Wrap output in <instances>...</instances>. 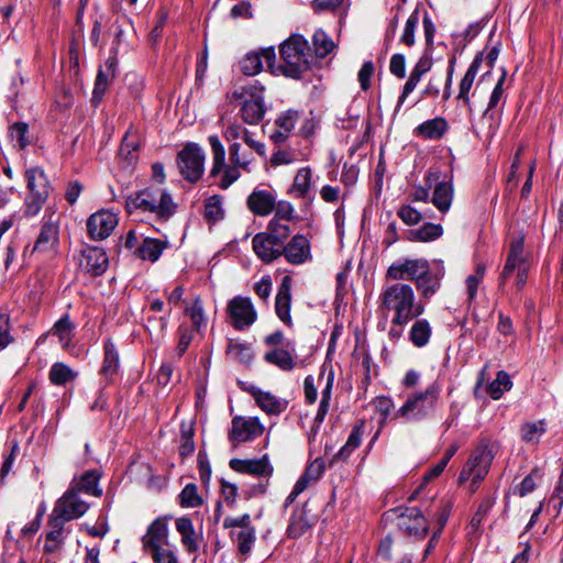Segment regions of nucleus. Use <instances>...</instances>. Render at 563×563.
Wrapping results in <instances>:
<instances>
[{
  "label": "nucleus",
  "mask_w": 563,
  "mask_h": 563,
  "mask_svg": "<svg viewBox=\"0 0 563 563\" xmlns=\"http://www.w3.org/2000/svg\"><path fill=\"white\" fill-rule=\"evenodd\" d=\"M227 353L231 358L240 363H249L252 360V350L249 345L236 341H230Z\"/></svg>",
  "instance_id": "603ef678"
},
{
  "label": "nucleus",
  "mask_w": 563,
  "mask_h": 563,
  "mask_svg": "<svg viewBox=\"0 0 563 563\" xmlns=\"http://www.w3.org/2000/svg\"><path fill=\"white\" fill-rule=\"evenodd\" d=\"M107 253L97 246L88 247L81 255V267L92 276L102 275L108 268Z\"/></svg>",
  "instance_id": "5701e85b"
},
{
  "label": "nucleus",
  "mask_w": 563,
  "mask_h": 563,
  "mask_svg": "<svg viewBox=\"0 0 563 563\" xmlns=\"http://www.w3.org/2000/svg\"><path fill=\"white\" fill-rule=\"evenodd\" d=\"M440 385L434 382L424 390L409 395L405 404L397 410L396 417L420 421L431 416L439 402Z\"/></svg>",
  "instance_id": "7ed1b4c3"
},
{
  "label": "nucleus",
  "mask_w": 563,
  "mask_h": 563,
  "mask_svg": "<svg viewBox=\"0 0 563 563\" xmlns=\"http://www.w3.org/2000/svg\"><path fill=\"white\" fill-rule=\"evenodd\" d=\"M365 422L360 420L352 429L346 443L334 454L332 461H345L350 457L352 452L357 449L362 443L364 434Z\"/></svg>",
  "instance_id": "f704fd0d"
},
{
  "label": "nucleus",
  "mask_w": 563,
  "mask_h": 563,
  "mask_svg": "<svg viewBox=\"0 0 563 563\" xmlns=\"http://www.w3.org/2000/svg\"><path fill=\"white\" fill-rule=\"evenodd\" d=\"M14 338L11 334L10 319L5 314H0V352L13 343Z\"/></svg>",
  "instance_id": "338daca9"
},
{
  "label": "nucleus",
  "mask_w": 563,
  "mask_h": 563,
  "mask_svg": "<svg viewBox=\"0 0 563 563\" xmlns=\"http://www.w3.org/2000/svg\"><path fill=\"white\" fill-rule=\"evenodd\" d=\"M169 313L170 309L168 310L167 314L158 318L155 316L147 314L145 320L147 331L151 334L155 333L156 335H161L167 327Z\"/></svg>",
  "instance_id": "0e129e2a"
},
{
  "label": "nucleus",
  "mask_w": 563,
  "mask_h": 563,
  "mask_svg": "<svg viewBox=\"0 0 563 563\" xmlns=\"http://www.w3.org/2000/svg\"><path fill=\"white\" fill-rule=\"evenodd\" d=\"M331 393H332V378H328L327 385L322 390V397L319 405L318 412L314 417V424L316 427L312 428V432H317V428L323 422L330 407V399H331Z\"/></svg>",
  "instance_id": "09e8293b"
},
{
  "label": "nucleus",
  "mask_w": 563,
  "mask_h": 563,
  "mask_svg": "<svg viewBox=\"0 0 563 563\" xmlns=\"http://www.w3.org/2000/svg\"><path fill=\"white\" fill-rule=\"evenodd\" d=\"M100 474L97 471H87L79 478L71 481L68 488L74 489L77 494L85 493L96 497L102 495V489L99 487Z\"/></svg>",
  "instance_id": "7c9ffc66"
},
{
  "label": "nucleus",
  "mask_w": 563,
  "mask_h": 563,
  "mask_svg": "<svg viewBox=\"0 0 563 563\" xmlns=\"http://www.w3.org/2000/svg\"><path fill=\"white\" fill-rule=\"evenodd\" d=\"M255 254L265 263H271L282 255V244L265 232L255 234L252 241Z\"/></svg>",
  "instance_id": "b1692460"
},
{
  "label": "nucleus",
  "mask_w": 563,
  "mask_h": 563,
  "mask_svg": "<svg viewBox=\"0 0 563 563\" xmlns=\"http://www.w3.org/2000/svg\"><path fill=\"white\" fill-rule=\"evenodd\" d=\"M227 312L232 325L240 331L251 327L257 318L255 308L249 297L236 296L231 299Z\"/></svg>",
  "instance_id": "ddd939ff"
},
{
  "label": "nucleus",
  "mask_w": 563,
  "mask_h": 563,
  "mask_svg": "<svg viewBox=\"0 0 563 563\" xmlns=\"http://www.w3.org/2000/svg\"><path fill=\"white\" fill-rule=\"evenodd\" d=\"M89 508V505L84 501L78 494L68 488L60 498L57 499L51 518L58 519L59 522L75 520L84 516Z\"/></svg>",
  "instance_id": "1a4fd4ad"
},
{
  "label": "nucleus",
  "mask_w": 563,
  "mask_h": 563,
  "mask_svg": "<svg viewBox=\"0 0 563 563\" xmlns=\"http://www.w3.org/2000/svg\"><path fill=\"white\" fill-rule=\"evenodd\" d=\"M523 242L525 239L522 235H518L511 240L506 264L499 277L500 285H503L512 273L518 272L521 266H529L527 257L523 253Z\"/></svg>",
  "instance_id": "f3484780"
},
{
  "label": "nucleus",
  "mask_w": 563,
  "mask_h": 563,
  "mask_svg": "<svg viewBox=\"0 0 563 563\" xmlns=\"http://www.w3.org/2000/svg\"><path fill=\"white\" fill-rule=\"evenodd\" d=\"M485 265L479 263L476 265L475 273L466 278V290L470 301H473L475 299L478 286L482 283L483 277L485 275Z\"/></svg>",
  "instance_id": "4d7b16f0"
},
{
  "label": "nucleus",
  "mask_w": 563,
  "mask_h": 563,
  "mask_svg": "<svg viewBox=\"0 0 563 563\" xmlns=\"http://www.w3.org/2000/svg\"><path fill=\"white\" fill-rule=\"evenodd\" d=\"M493 505L494 499L489 497L482 500L477 508V511L475 512L470 522V527L472 528L473 531H476L479 528L482 521L484 520L488 511L492 509Z\"/></svg>",
  "instance_id": "69168bd1"
},
{
  "label": "nucleus",
  "mask_w": 563,
  "mask_h": 563,
  "mask_svg": "<svg viewBox=\"0 0 563 563\" xmlns=\"http://www.w3.org/2000/svg\"><path fill=\"white\" fill-rule=\"evenodd\" d=\"M398 526L401 530L417 538H424L428 533V520L416 507L407 508L398 519Z\"/></svg>",
  "instance_id": "a211bd4d"
},
{
  "label": "nucleus",
  "mask_w": 563,
  "mask_h": 563,
  "mask_svg": "<svg viewBox=\"0 0 563 563\" xmlns=\"http://www.w3.org/2000/svg\"><path fill=\"white\" fill-rule=\"evenodd\" d=\"M249 209L256 216L265 217L275 208V197L267 190H254L247 198Z\"/></svg>",
  "instance_id": "c756f323"
},
{
  "label": "nucleus",
  "mask_w": 563,
  "mask_h": 563,
  "mask_svg": "<svg viewBox=\"0 0 563 563\" xmlns=\"http://www.w3.org/2000/svg\"><path fill=\"white\" fill-rule=\"evenodd\" d=\"M379 308L391 316L394 327L404 328L420 317L426 309L424 303L416 296L410 284L404 282L386 283L379 294Z\"/></svg>",
  "instance_id": "f257e3e1"
},
{
  "label": "nucleus",
  "mask_w": 563,
  "mask_h": 563,
  "mask_svg": "<svg viewBox=\"0 0 563 563\" xmlns=\"http://www.w3.org/2000/svg\"><path fill=\"white\" fill-rule=\"evenodd\" d=\"M504 80H505V73L499 78L498 82L496 84V86L490 95L488 107L485 110L483 119H482L484 122H487V125H488L487 131H486L487 137H493V135L495 134V132L498 128V124H499V119L495 118L492 110L497 107L499 100L501 99Z\"/></svg>",
  "instance_id": "2f4dec72"
},
{
  "label": "nucleus",
  "mask_w": 563,
  "mask_h": 563,
  "mask_svg": "<svg viewBox=\"0 0 563 563\" xmlns=\"http://www.w3.org/2000/svg\"><path fill=\"white\" fill-rule=\"evenodd\" d=\"M432 328L430 322L427 319H419L418 317L410 328L409 340L415 346L422 347L429 343Z\"/></svg>",
  "instance_id": "e433bc0d"
},
{
  "label": "nucleus",
  "mask_w": 563,
  "mask_h": 563,
  "mask_svg": "<svg viewBox=\"0 0 563 563\" xmlns=\"http://www.w3.org/2000/svg\"><path fill=\"white\" fill-rule=\"evenodd\" d=\"M179 500L181 507L196 508L202 504L201 497L198 495V488L195 484H187L180 495Z\"/></svg>",
  "instance_id": "6e6d98bb"
},
{
  "label": "nucleus",
  "mask_w": 563,
  "mask_h": 563,
  "mask_svg": "<svg viewBox=\"0 0 563 563\" xmlns=\"http://www.w3.org/2000/svg\"><path fill=\"white\" fill-rule=\"evenodd\" d=\"M186 313L190 317L196 329L205 327L207 319L205 317L203 307L200 298H196L190 307L186 308Z\"/></svg>",
  "instance_id": "680f3d73"
},
{
  "label": "nucleus",
  "mask_w": 563,
  "mask_h": 563,
  "mask_svg": "<svg viewBox=\"0 0 563 563\" xmlns=\"http://www.w3.org/2000/svg\"><path fill=\"white\" fill-rule=\"evenodd\" d=\"M43 224L40 234L34 243L32 252L55 255L57 253L59 236V217L49 209L45 210Z\"/></svg>",
  "instance_id": "9d476101"
},
{
  "label": "nucleus",
  "mask_w": 563,
  "mask_h": 563,
  "mask_svg": "<svg viewBox=\"0 0 563 563\" xmlns=\"http://www.w3.org/2000/svg\"><path fill=\"white\" fill-rule=\"evenodd\" d=\"M48 527L49 531L45 534L44 553L53 555L60 554L68 531L64 528V523L51 517L48 519Z\"/></svg>",
  "instance_id": "a878e982"
},
{
  "label": "nucleus",
  "mask_w": 563,
  "mask_h": 563,
  "mask_svg": "<svg viewBox=\"0 0 563 563\" xmlns=\"http://www.w3.org/2000/svg\"><path fill=\"white\" fill-rule=\"evenodd\" d=\"M145 553L148 554L155 563H178V559L170 544L156 548Z\"/></svg>",
  "instance_id": "bf43d9fd"
},
{
  "label": "nucleus",
  "mask_w": 563,
  "mask_h": 563,
  "mask_svg": "<svg viewBox=\"0 0 563 563\" xmlns=\"http://www.w3.org/2000/svg\"><path fill=\"white\" fill-rule=\"evenodd\" d=\"M233 97L242 99L240 114L242 120L251 125L258 124L265 114L264 86L258 81L243 87L240 92L234 91Z\"/></svg>",
  "instance_id": "39448f33"
},
{
  "label": "nucleus",
  "mask_w": 563,
  "mask_h": 563,
  "mask_svg": "<svg viewBox=\"0 0 563 563\" xmlns=\"http://www.w3.org/2000/svg\"><path fill=\"white\" fill-rule=\"evenodd\" d=\"M264 358L269 364H274L283 371H289L294 367V360L286 350L275 349L267 352Z\"/></svg>",
  "instance_id": "de8ad7c7"
},
{
  "label": "nucleus",
  "mask_w": 563,
  "mask_h": 563,
  "mask_svg": "<svg viewBox=\"0 0 563 563\" xmlns=\"http://www.w3.org/2000/svg\"><path fill=\"white\" fill-rule=\"evenodd\" d=\"M25 176L27 180V189L30 191L29 195L42 198L48 197L49 186L43 169L38 167L30 168L26 170Z\"/></svg>",
  "instance_id": "72a5a7b5"
},
{
  "label": "nucleus",
  "mask_w": 563,
  "mask_h": 563,
  "mask_svg": "<svg viewBox=\"0 0 563 563\" xmlns=\"http://www.w3.org/2000/svg\"><path fill=\"white\" fill-rule=\"evenodd\" d=\"M483 63V53H479L475 56L468 69L466 70L464 77L462 78L459 86L457 100L463 103V106L467 109L468 113H473V106L470 98L471 89L474 85V80L477 76L481 64Z\"/></svg>",
  "instance_id": "412c9836"
},
{
  "label": "nucleus",
  "mask_w": 563,
  "mask_h": 563,
  "mask_svg": "<svg viewBox=\"0 0 563 563\" xmlns=\"http://www.w3.org/2000/svg\"><path fill=\"white\" fill-rule=\"evenodd\" d=\"M179 172L190 181H198L205 170V154L196 143L187 144L177 155Z\"/></svg>",
  "instance_id": "0eeeda50"
},
{
  "label": "nucleus",
  "mask_w": 563,
  "mask_h": 563,
  "mask_svg": "<svg viewBox=\"0 0 563 563\" xmlns=\"http://www.w3.org/2000/svg\"><path fill=\"white\" fill-rule=\"evenodd\" d=\"M288 222L289 221L272 219L267 225V232L265 233L271 235L276 242H279L282 245H284V241L290 234Z\"/></svg>",
  "instance_id": "3c124183"
},
{
  "label": "nucleus",
  "mask_w": 563,
  "mask_h": 563,
  "mask_svg": "<svg viewBox=\"0 0 563 563\" xmlns=\"http://www.w3.org/2000/svg\"><path fill=\"white\" fill-rule=\"evenodd\" d=\"M453 200V187L450 181H440L435 185L432 196L433 206L441 212H446Z\"/></svg>",
  "instance_id": "4c0bfd02"
},
{
  "label": "nucleus",
  "mask_w": 563,
  "mask_h": 563,
  "mask_svg": "<svg viewBox=\"0 0 563 563\" xmlns=\"http://www.w3.org/2000/svg\"><path fill=\"white\" fill-rule=\"evenodd\" d=\"M493 462V453L486 444L478 445L471 454L468 461L463 466L460 475L459 483L463 484L471 481V492H475L478 484L487 475L490 464Z\"/></svg>",
  "instance_id": "423d86ee"
},
{
  "label": "nucleus",
  "mask_w": 563,
  "mask_h": 563,
  "mask_svg": "<svg viewBox=\"0 0 563 563\" xmlns=\"http://www.w3.org/2000/svg\"><path fill=\"white\" fill-rule=\"evenodd\" d=\"M312 172L309 167L300 168L294 179L291 191L299 198H305L311 188Z\"/></svg>",
  "instance_id": "c03bdc74"
},
{
  "label": "nucleus",
  "mask_w": 563,
  "mask_h": 563,
  "mask_svg": "<svg viewBox=\"0 0 563 563\" xmlns=\"http://www.w3.org/2000/svg\"><path fill=\"white\" fill-rule=\"evenodd\" d=\"M275 214L273 219L282 220V221H292L296 219L295 209L292 205L288 201H279L275 202Z\"/></svg>",
  "instance_id": "774afa93"
},
{
  "label": "nucleus",
  "mask_w": 563,
  "mask_h": 563,
  "mask_svg": "<svg viewBox=\"0 0 563 563\" xmlns=\"http://www.w3.org/2000/svg\"><path fill=\"white\" fill-rule=\"evenodd\" d=\"M131 202L136 209L154 213L159 219H168L176 212L170 194L162 187H147L131 198Z\"/></svg>",
  "instance_id": "20e7f679"
},
{
  "label": "nucleus",
  "mask_w": 563,
  "mask_h": 563,
  "mask_svg": "<svg viewBox=\"0 0 563 563\" xmlns=\"http://www.w3.org/2000/svg\"><path fill=\"white\" fill-rule=\"evenodd\" d=\"M78 376L77 372L62 362H56L51 366L48 378L53 385L65 386Z\"/></svg>",
  "instance_id": "79ce46f5"
},
{
  "label": "nucleus",
  "mask_w": 563,
  "mask_h": 563,
  "mask_svg": "<svg viewBox=\"0 0 563 563\" xmlns=\"http://www.w3.org/2000/svg\"><path fill=\"white\" fill-rule=\"evenodd\" d=\"M443 234V228L440 224L424 223L422 227L409 230L407 239L411 242H431Z\"/></svg>",
  "instance_id": "58836bf2"
},
{
  "label": "nucleus",
  "mask_w": 563,
  "mask_h": 563,
  "mask_svg": "<svg viewBox=\"0 0 563 563\" xmlns=\"http://www.w3.org/2000/svg\"><path fill=\"white\" fill-rule=\"evenodd\" d=\"M429 262L424 258L405 260L393 263L386 272V278L395 283L411 280L416 283L428 272Z\"/></svg>",
  "instance_id": "f8f14e48"
},
{
  "label": "nucleus",
  "mask_w": 563,
  "mask_h": 563,
  "mask_svg": "<svg viewBox=\"0 0 563 563\" xmlns=\"http://www.w3.org/2000/svg\"><path fill=\"white\" fill-rule=\"evenodd\" d=\"M117 225V214L108 210L97 211L87 220L88 234L95 241L107 239Z\"/></svg>",
  "instance_id": "2eb2a0df"
},
{
  "label": "nucleus",
  "mask_w": 563,
  "mask_h": 563,
  "mask_svg": "<svg viewBox=\"0 0 563 563\" xmlns=\"http://www.w3.org/2000/svg\"><path fill=\"white\" fill-rule=\"evenodd\" d=\"M170 517H158L147 528L142 538L143 551L148 552L156 548L165 547L168 542V520Z\"/></svg>",
  "instance_id": "dca6fc26"
},
{
  "label": "nucleus",
  "mask_w": 563,
  "mask_h": 563,
  "mask_svg": "<svg viewBox=\"0 0 563 563\" xmlns=\"http://www.w3.org/2000/svg\"><path fill=\"white\" fill-rule=\"evenodd\" d=\"M229 465L235 472L257 477H269L274 471L267 455L252 460L232 459Z\"/></svg>",
  "instance_id": "6ab92c4d"
},
{
  "label": "nucleus",
  "mask_w": 563,
  "mask_h": 563,
  "mask_svg": "<svg viewBox=\"0 0 563 563\" xmlns=\"http://www.w3.org/2000/svg\"><path fill=\"white\" fill-rule=\"evenodd\" d=\"M448 130V123L443 118H435L421 123L417 128V133L426 139L438 140Z\"/></svg>",
  "instance_id": "a19ab883"
},
{
  "label": "nucleus",
  "mask_w": 563,
  "mask_h": 563,
  "mask_svg": "<svg viewBox=\"0 0 563 563\" xmlns=\"http://www.w3.org/2000/svg\"><path fill=\"white\" fill-rule=\"evenodd\" d=\"M167 247V242L159 239L145 238L136 249V254L144 261L156 262L163 251Z\"/></svg>",
  "instance_id": "c9c22d12"
},
{
  "label": "nucleus",
  "mask_w": 563,
  "mask_h": 563,
  "mask_svg": "<svg viewBox=\"0 0 563 563\" xmlns=\"http://www.w3.org/2000/svg\"><path fill=\"white\" fill-rule=\"evenodd\" d=\"M263 432L264 427L258 418L234 417L229 439L232 442H247L261 437Z\"/></svg>",
  "instance_id": "4468645a"
},
{
  "label": "nucleus",
  "mask_w": 563,
  "mask_h": 563,
  "mask_svg": "<svg viewBox=\"0 0 563 563\" xmlns=\"http://www.w3.org/2000/svg\"><path fill=\"white\" fill-rule=\"evenodd\" d=\"M521 439L526 443L537 444L545 432L543 421L526 422L521 427Z\"/></svg>",
  "instance_id": "49530a36"
},
{
  "label": "nucleus",
  "mask_w": 563,
  "mask_h": 563,
  "mask_svg": "<svg viewBox=\"0 0 563 563\" xmlns=\"http://www.w3.org/2000/svg\"><path fill=\"white\" fill-rule=\"evenodd\" d=\"M511 387L510 376L505 371H499L496 378L488 385L487 391L493 399L497 400Z\"/></svg>",
  "instance_id": "a18cd8bd"
},
{
  "label": "nucleus",
  "mask_w": 563,
  "mask_h": 563,
  "mask_svg": "<svg viewBox=\"0 0 563 563\" xmlns=\"http://www.w3.org/2000/svg\"><path fill=\"white\" fill-rule=\"evenodd\" d=\"M282 254L290 264H302L311 257L310 243L306 236L297 234L282 246Z\"/></svg>",
  "instance_id": "aec40b11"
},
{
  "label": "nucleus",
  "mask_w": 563,
  "mask_h": 563,
  "mask_svg": "<svg viewBox=\"0 0 563 563\" xmlns=\"http://www.w3.org/2000/svg\"><path fill=\"white\" fill-rule=\"evenodd\" d=\"M282 73L289 78L299 79L310 69L311 54L308 42L301 35H291L280 45Z\"/></svg>",
  "instance_id": "f03ea898"
},
{
  "label": "nucleus",
  "mask_w": 563,
  "mask_h": 563,
  "mask_svg": "<svg viewBox=\"0 0 563 563\" xmlns=\"http://www.w3.org/2000/svg\"><path fill=\"white\" fill-rule=\"evenodd\" d=\"M208 140L213 156L210 176L214 177L223 169L220 187L227 189L240 177L239 166H225V150L217 135H210Z\"/></svg>",
  "instance_id": "9b49d317"
},
{
  "label": "nucleus",
  "mask_w": 563,
  "mask_h": 563,
  "mask_svg": "<svg viewBox=\"0 0 563 563\" xmlns=\"http://www.w3.org/2000/svg\"><path fill=\"white\" fill-rule=\"evenodd\" d=\"M291 278L285 276L278 288L275 300V310L278 318L287 325H291L290 306H291Z\"/></svg>",
  "instance_id": "cd10ccee"
},
{
  "label": "nucleus",
  "mask_w": 563,
  "mask_h": 563,
  "mask_svg": "<svg viewBox=\"0 0 563 563\" xmlns=\"http://www.w3.org/2000/svg\"><path fill=\"white\" fill-rule=\"evenodd\" d=\"M241 143L233 142L230 144V161L233 165L243 168L244 170H250V165L253 161V157L245 152H241Z\"/></svg>",
  "instance_id": "5fc2aeb1"
},
{
  "label": "nucleus",
  "mask_w": 563,
  "mask_h": 563,
  "mask_svg": "<svg viewBox=\"0 0 563 563\" xmlns=\"http://www.w3.org/2000/svg\"><path fill=\"white\" fill-rule=\"evenodd\" d=\"M247 391L252 395L256 405L267 415L277 416L287 409V400L280 399L268 391H263L255 386L250 387Z\"/></svg>",
  "instance_id": "393cba45"
},
{
  "label": "nucleus",
  "mask_w": 563,
  "mask_h": 563,
  "mask_svg": "<svg viewBox=\"0 0 563 563\" xmlns=\"http://www.w3.org/2000/svg\"><path fill=\"white\" fill-rule=\"evenodd\" d=\"M119 368V354L114 344L108 340L104 343V358L101 367V374L107 378H111Z\"/></svg>",
  "instance_id": "37998d69"
},
{
  "label": "nucleus",
  "mask_w": 563,
  "mask_h": 563,
  "mask_svg": "<svg viewBox=\"0 0 563 563\" xmlns=\"http://www.w3.org/2000/svg\"><path fill=\"white\" fill-rule=\"evenodd\" d=\"M419 11L415 10L406 21L404 33L400 40L407 46H412L415 44V31L419 24Z\"/></svg>",
  "instance_id": "13d9d810"
},
{
  "label": "nucleus",
  "mask_w": 563,
  "mask_h": 563,
  "mask_svg": "<svg viewBox=\"0 0 563 563\" xmlns=\"http://www.w3.org/2000/svg\"><path fill=\"white\" fill-rule=\"evenodd\" d=\"M224 529L240 528L239 531H231V538L236 543L242 555L251 553L256 540V530L251 526V517L244 514L240 517H227L223 520Z\"/></svg>",
  "instance_id": "6e6552de"
},
{
  "label": "nucleus",
  "mask_w": 563,
  "mask_h": 563,
  "mask_svg": "<svg viewBox=\"0 0 563 563\" xmlns=\"http://www.w3.org/2000/svg\"><path fill=\"white\" fill-rule=\"evenodd\" d=\"M141 147V136L137 131L129 129L122 140L119 156L124 162L125 167L133 166L139 159Z\"/></svg>",
  "instance_id": "bb28decb"
},
{
  "label": "nucleus",
  "mask_w": 563,
  "mask_h": 563,
  "mask_svg": "<svg viewBox=\"0 0 563 563\" xmlns=\"http://www.w3.org/2000/svg\"><path fill=\"white\" fill-rule=\"evenodd\" d=\"M314 52L318 57H325L334 48L333 41L323 32L318 30L312 37Z\"/></svg>",
  "instance_id": "864d4df0"
},
{
  "label": "nucleus",
  "mask_w": 563,
  "mask_h": 563,
  "mask_svg": "<svg viewBox=\"0 0 563 563\" xmlns=\"http://www.w3.org/2000/svg\"><path fill=\"white\" fill-rule=\"evenodd\" d=\"M176 530L181 537V544L189 553H194L199 549V538L191 519L188 517L176 519Z\"/></svg>",
  "instance_id": "473e14b6"
},
{
  "label": "nucleus",
  "mask_w": 563,
  "mask_h": 563,
  "mask_svg": "<svg viewBox=\"0 0 563 563\" xmlns=\"http://www.w3.org/2000/svg\"><path fill=\"white\" fill-rule=\"evenodd\" d=\"M299 119L298 111L287 110L278 115L275 121L276 128L283 129L284 132L290 133Z\"/></svg>",
  "instance_id": "e2e57ef3"
},
{
  "label": "nucleus",
  "mask_w": 563,
  "mask_h": 563,
  "mask_svg": "<svg viewBox=\"0 0 563 563\" xmlns=\"http://www.w3.org/2000/svg\"><path fill=\"white\" fill-rule=\"evenodd\" d=\"M276 58L273 47L262 49L261 53L252 52L246 54L240 62L241 70L244 75L254 76L263 69V59L272 67Z\"/></svg>",
  "instance_id": "4be33fe9"
},
{
  "label": "nucleus",
  "mask_w": 563,
  "mask_h": 563,
  "mask_svg": "<svg viewBox=\"0 0 563 563\" xmlns=\"http://www.w3.org/2000/svg\"><path fill=\"white\" fill-rule=\"evenodd\" d=\"M74 325L68 316L60 318L53 328V334L58 336L63 347H68L71 341Z\"/></svg>",
  "instance_id": "8fccbe9b"
},
{
  "label": "nucleus",
  "mask_w": 563,
  "mask_h": 563,
  "mask_svg": "<svg viewBox=\"0 0 563 563\" xmlns=\"http://www.w3.org/2000/svg\"><path fill=\"white\" fill-rule=\"evenodd\" d=\"M223 216L221 198L217 195L206 200L205 217L212 222L220 220Z\"/></svg>",
  "instance_id": "052dcab7"
},
{
  "label": "nucleus",
  "mask_w": 563,
  "mask_h": 563,
  "mask_svg": "<svg viewBox=\"0 0 563 563\" xmlns=\"http://www.w3.org/2000/svg\"><path fill=\"white\" fill-rule=\"evenodd\" d=\"M316 523V520L309 517L307 506L296 509L287 528V534L290 538H300Z\"/></svg>",
  "instance_id": "c85d7f7f"
},
{
  "label": "nucleus",
  "mask_w": 563,
  "mask_h": 563,
  "mask_svg": "<svg viewBox=\"0 0 563 563\" xmlns=\"http://www.w3.org/2000/svg\"><path fill=\"white\" fill-rule=\"evenodd\" d=\"M415 285L420 294V298L418 299L421 301L429 300L439 290L440 278L431 273L429 266L428 272L422 274V277H420Z\"/></svg>",
  "instance_id": "ea45409f"
}]
</instances>
